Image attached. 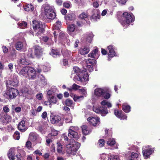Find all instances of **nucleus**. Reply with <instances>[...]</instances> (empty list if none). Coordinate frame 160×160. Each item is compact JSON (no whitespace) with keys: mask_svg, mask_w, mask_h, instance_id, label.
Here are the masks:
<instances>
[{"mask_svg":"<svg viewBox=\"0 0 160 160\" xmlns=\"http://www.w3.org/2000/svg\"><path fill=\"white\" fill-rule=\"evenodd\" d=\"M80 146V144L75 141H71L66 146V152L69 156L76 154L78 149Z\"/></svg>","mask_w":160,"mask_h":160,"instance_id":"1","label":"nucleus"},{"mask_svg":"<svg viewBox=\"0 0 160 160\" xmlns=\"http://www.w3.org/2000/svg\"><path fill=\"white\" fill-rule=\"evenodd\" d=\"M134 21L133 16L128 12H125L123 13L122 19L120 22L122 25L125 28H127L130 23Z\"/></svg>","mask_w":160,"mask_h":160,"instance_id":"2","label":"nucleus"},{"mask_svg":"<svg viewBox=\"0 0 160 160\" xmlns=\"http://www.w3.org/2000/svg\"><path fill=\"white\" fill-rule=\"evenodd\" d=\"M44 14L45 18L51 19H54L56 15L52 8L49 5L45 6Z\"/></svg>","mask_w":160,"mask_h":160,"instance_id":"3","label":"nucleus"},{"mask_svg":"<svg viewBox=\"0 0 160 160\" xmlns=\"http://www.w3.org/2000/svg\"><path fill=\"white\" fill-rule=\"evenodd\" d=\"M78 76H75L73 80L75 82L78 81L82 83H83V85H85L86 82L89 80V75L86 72H82L80 74H78Z\"/></svg>","mask_w":160,"mask_h":160,"instance_id":"4","label":"nucleus"},{"mask_svg":"<svg viewBox=\"0 0 160 160\" xmlns=\"http://www.w3.org/2000/svg\"><path fill=\"white\" fill-rule=\"evenodd\" d=\"M18 94V90L13 88H11L4 93V96L8 99L15 98Z\"/></svg>","mask_w":160,"mask_h":160,"instance_id":"5","label":"nucleus"},{"mask_svg":"<svg viewBox=\"0 0 160 160\" xmlns=\"http://www.w3.org/2000/svg\"><path fill=\"white\" fill-rule=\"evenodd\" d=\"M33 27L36 32H37L38 34L42 33L44 31V25L41 22L37 21H33Z\"/></svg>","mask_w":160,"mask_h":160,"instance_id":"6","label":"nucleus"},{"mask_svg":"<svg viewBox=\"0 0 160 160\" xmlns=\"http://www.w3.org/2000/svg\"><path fill=\"white\" fill-rule=\"evenodd\" d=\"M78 130V128L77 126H70L68 130V136L71 138H73L77 139L79 137L77 132Z\"/></svg>","mask_w":160,"mask_h":160,"instance_id":"7","label":"nucleus"},{"mask_svg":"<svg viewBox=\"0 0 160 160\" xmlns=\"http://www.w3.org/2000/svg\"><path fill=\"white\" fill-rule=\"evenodd\" d=\"M29 139L33 145L41 142L42 139L35 132H31L29 135Z\"/></svg>","mask_w":160,"mask_h":160,"instance_id":"8","label":"nucleus"},{"mask_svg":"<svg viewBox=\"0 0 160 160\" xmlns=\"http://www.w3.org/2000/svg\"><path fill=\"white\" fill-rule=\"evenodd\" d=\"M15 149L14 148H10L9 150L8 156L9 159L11 160H20L21 157L20 154L15 155Z\"/></svg>","mask_w":160,"mask_h":160,"instance_id":"9","label":"nucleus"},{"mask_svg":"<svg viewBox=\"0 0 160 160\" xmlns=\"http://www.w3.org/2000/svg\"><path fill=\"white\" fill-rule=\"evenodd\" d=\"M93 110L97 113L100 114L103 116H105L108 112L106 107H94Z\"/></svg>","mask_w":160,"mask_h":160,"instance_id":"10","label":"nucleus"},{"mask_svg":"<svg viewBox=\"0 0 160 160\" xmlns=\"http://www.w3.org/2000/svg\"><path fill=\"white\" fill-rule=\"evenodd\" d=\"M18 77L16 75L13 74L11 76L9 80L8 83L6 82V84H9L10 86H13L15 87L17 86L18 84V81L17 79Z\"/></svg>","mask_w":160,"mask_h":160,"instance_id":"11","label":"nucleus"},{"mask_svg":"<svg viewBox=\"0 0 160 160\" xmlns=\"http://www.w3.org/2000/svg\"><path fill=\"white\" fill-rule=\"evenodd\" d=\"M144 147L143 148L142 153L143 156L146 158H148L152 154L153 150L150 148L149 146Z\"/></svg>","mask_w":160,"mask_h":160,"instance_id":"12","label":"nucleus"},{"mask_svg":"<svg viewBox=\"0 0 160 160\" xmlns=\"http://www.w3.org/2000/svg\"><path fill=\"white\" fill-rule=\"evenodd\" d=\"M108 90L107 88H97L94 90L95 95L98 97L103 96L105 92Z\"/></svg>","mask_w":160,"mask_h":160,"instance_id":"13","label":"nucleus"},{"mask_svg":"<svg viewBox=\"0 0 160 160\" xmlns=\"http://www.w3.org/2000/svg\"><path fill=\"white\" fill-rule=\"evenodd\" d=\"M36 76V72L35 70L33 68L29 67L28 71L27 77L29 79L33 80Z\"/></svg>","mask_w":160,"mask_h":160,"instance_id":"14","label":"nucleus"},{"mask_svg":"<svg viewBox=\"0 0 160 160\" xmlns=\"http://www.w3.org/2000/svg\"><path fill=\"white\" fill-rule=\"evenodd\" d=\"M61 22L59 21H58L57 22H56L54 25V28L53 29L54 30H55V31L53 32V34L54 35V38H55L54 41L56 42V37H57V35L58 34H57V31H58V32H59V30H60V28H61Z\"/></svg>","mask_w":160,"mask_h":160,"instance_id":"15","label":"nucleus"},{"mask_svg":"<svg viewBox=\"0 0 160 160\" xmlns=\"http://www.w3.org/2000/svg\"><path fill=\"white\" fill-rule=\"evenodd\" d=\"M75 26V24H72L69 25L67 28L68 33L73 37L76 35Z\"/></svg>","mask_w":160,"mask_h":160,"instance_id":"16","label":"nucleus"},{"mask_svg":"<svg viewBox=\"0 0 160 160\" xmlns=\"http://www.w3.org/2000/svg\"><path fill=\"white\" fill-rule=\"evenodd\" d=\"M26 43L25 42H18L15 45L17 50H22L23 51L26 50Z\"/></svg>","mask_w":160,"mask_h":160,"instance_id":"17","label":"nucleus"},{"mask_svg":"<svg viewBox=\"0 0 160 160\" xmlns=\"http://www.w3.org/2000/svg\"><path fill=\"white\" fill-rule=\"evenodd\" d=\"M87 120L93 126H95L100 121V119L98 117H90L87 119Z\"/></svg>","mask_w":160,"mask_h":160,"instance_id":"18","label":"nucleus"},{"mask_svg":"<svg viewBox=\"0 0 160 160\" xmlns=\"http://www.w3.org/2000/svg\"><path fill=\"white\" fill-rule=\"evenodd\" d=\"M25 120H23L19 122L18 126V129L22 132H24L27 129V127L25 124Z\"/></svg>","mask_w":160,"mask_h":160,"instance_id":"19","label":"nucleus"},{"mask_svg":"<svg viewBox=\"0 0 160 160\" xmlns=\"http://www.w3.org/2000/svg\"><path fill=\"white\" fill-rule=\"evenodd\" d=\"M93 36V35L92 32H87L83 35L84 39L87 42L89 43L91 42Z\"/></svg>","mask_w":160,"mask_h":160,"instance_id":"20","label":"nucleus"},{"mask_svg":"<svg viewBox=\"0 0 160 160\" xmlns=\"http://www.w3.org/2000/svg\"><path fill=\"white\" fill-rule=\"evenodd\" d=\"M61 118L58 115H56L52 117L51 119V122L52 124H55L58 122L60 121V125L59 126H61L62 125V122L60 121Z\"/></svg>","mask_w":160,"mask_h":160,"instance_id":"21","label":"nucleus"},{"mask_svg":"<svg viewBox=\"0 0 160 160\" xmlns=\"http://www.w3.org/2000/svg\"><path fill=\"white\" fill-rule=\"evenodd\" d=\"M29 67L27 66L22 68L20 71L19 74L25 77H27L28 71Z\"/></svg>","mask_w":160,"mask_h":160,"instance_id":"22","label":"nucleus"},{"mask_svg":"<svg viewBox=\"0 0 160 160\" xmlns=\"http://www.w3.org/2000/svg\"><path fill=\"white\" fill-rule=\"evenodd\" d=\"M88 57L95 58H98L99 56L98 50L96 48L91 52L88 54Z\"/></svg>","mask_w":160,"mask_h":160,"instance_id":"23","label":"nucleus"},{"mask_svg":"<svg viewBox=\"0 0 160 160\" xmlns=\"http://www.w3.org/2000/svg\"><path fill=\"white\" fill-rule=\"evenodd\" d=\"M108 51V57L112 58L116 56V54L113 48V46L112 45L108 46L107 48Z\"/></svg>","mask_w":160,"mask_h":160,"instance_id":"24","label":"nucleus"},{"mask_svg":"<svg viewBox=\"0 0 160 160\" xmlns=\"http://www.w3.org/2000/svg\"><path fill=\"white\" fill-rule=\"evenodd\" d=\"M34 52L37 56H39L42 54V49L40 46H36L35 47Z\"/></svg>","mask_w":160,"mask_h":160,"instance_id":"25","label":"nucleus"},{"mask_svg":"<svg viewBox=\"0 0 160 160\" xmlns=\"http://www.w3.org/2000/svg\"><path fill=\"white\" fill-rule=\"evenodd\" d=\"M82 128V132L85 135H88L91 132V130L86 125H83Z\"/></svg>","mask_w":160,"mask_h":160,"instance_id":"26","label":"nucleus"},{"mask_svg":"<svg viewBox=\"0 0 160 160\" xmlns=\"http://www.w3.org/2000/svg\"><path fill=\"white\" fill-rule=\"evenodd\" d=\"M42 40L44 42H47V44L49 45H51L53 43L52 39L51 38H49L47 36H44L42 38Z\"/></svg>","mask_w":160,"mask_h":160,"instance_id":"27","label":"nucleus"},{"mask_svg":"<svg viewBox=\"0 0 160 160\" xmlns=\"http://www.w3.org/2000/svg\"><path fill=\"white\" fill-rule=\"evenodd\" d=\"M48 99L49 103V105H51L52 104H55L57 102V98L53 96L48 97Z\"/></svg>","mask_w":160,"mask_h":160,"instance_id":"28","label":"nucleus"},{"mask_svg":"<svg viewBox=\"0 0 160 160\" xmlns=\"http://www.w3.org/2000/svg\"><path fill=\"white\" fill-rule=\"evenodd\" d=\"M19 63L23 65H27L28 62L27 61V60L25 57V54H23L22 55L21 58L19 60Z\"/></svg>","mask_w":160,"mask_h":160,"instance_id":"29","label":"nucleus"},{"mask_svg":"<svg viewBox=\"0 0 160 160\" xmlns=\"http://www.w3.org/2000/svg\"><path fill=\"white\" fill-rule=\"evenodd\" d=\"M89 51V48H88L84 47L80 50V53L81 54L84 55L88 53Z\"/></svg>","mask_w":160,"mask_h":160,"instance_id":"30","label":"nucleus"},{"mask_svg":"<svg viewBox=\"0 0 160 160\" xmlns=\"http://www.w3.org/2000/svg\"><path fill=\"white\" fill-rule=\"evenodd\" d=\"M108 160H120L119 157L117 155L110 154L108 155Z\"/></svg>","mask_w":160,"mask_h":160,"instance_id":"31","label":"nucleus"},{"mask_svg":"<svg viewBox=\"0 0 160 160\" xmlns=\"http://www.w3.org/2000/svg\"><path fill=\"white\" fill-rule=\"evenodd\" d=\"M122 109L126 113H128L130 111V107L126 103H124L122 106Z\"/></svg>","mask_w":160,"mask_h":160,"instance_id":"32","label":"nucleus"},{"mask_svg":"<svg viewBox=\"0 0 160 160\" xmlns=\"http://www.w3.org/2000/svg\"><path fill=\"white\" fill-rule=\"evenodd\" d=\"M84 96H78L75 95L73 96V99L75 102H79L83 100Z\"/></svg>","mask_w":160,"mask_h":160,"instance_id":"33","label":"nucleus"},{"mask_svg":"<svg viewBox=\"0 0 160 160\" xmlns=\"http://www.w3.org/2000/svg\"><path fill=\"white\" fill-rule=\"evenodd\" d=\"M50 54L54 57H56L59 56L60 54V52L57 50L52 49L50 52Z\"/></svg>","mask_w":160,"mask_h":160,"instance_id":"34","label":"nucleus"},{"mask_svg":"<svg viewBox=\"0 0 160 160\" xmlns=\"http://www.w3.org/2000/svg\"><path fill=\"white\" fill-rule=\"evenodd\" d=\"M34 9V7L31 4H27L25 7L24 10L25 11H32Z\"/></svg>","mask_w":160,"mask_h":160,"instance_id":"35","label":"nucleus"},{"mask_svg":"<svg viewBox=\"0 0 160 160\" xmlns=\"http://www.w3.org/2000/svg\"><path fill=\"white\" fill-rule=\"evenodd\" d=\"M74 103L72 100L69 99H67L65 101V105L68 107H73L74 105Z\"/></svg>","mask_w":160,"mask_h":160,"instance_id":"36","label":"nucleus"},{"mask_svg":"<svg viewBox=\"0 0 160 160\" xmlns=\"http://www.w3.org/2000/svg\"><path fill=\"white\" fill-rule=\"evenodd\" d=\"M65 19L66 20L72 21L73 20L74 18V15L72 14H68L65 17Z\"/></svg>","mask_w":160,"mask_h":160,"instance_id":"37","label":"nucleus"},{"mask_svg":"<svg viewBox=\"0 0 160 160\" xmlns=\"http://www.w3.org/2000/svg\"><path fill=\"white\" fill-rule=\"evenodd\" d=\"M73 70L74 72L76 74L77 76H78V74H80L82 72H84L83 71H81L78 67L76 66L73 67Z\"/></svg>","mask_w":160,"mask_h":160,"instance_id":"38","label":"nucleus"},{"mask_svg":"<svg viewBox=\"0 0 160 160\" xmlns=\"http://www.w3.org/2000/svg\"><path fill=\"white\" fill-rule=\"evenodd\" d=\"M101 104L103 106L107 105L108 108H111L112 107V105L111 103L106 100L102 101L101 102Z\"/></svg>","mask_w":160,"mask_h":160,"instance_id":"39","label":"nucleus"},{"mask_svg":"<svg viewBox=\"0 0 160 160\" xmlns=\"http://www.w3.org/2000/svg\"><path fill=\"white\" fill-rule=\"evenodd\" d=\"M62 145L59 142L57 143V151L59 153H61L62 152Z\"/></svg>","mask_w":160,"mask_h":160,"instance_id":"40","label":"nucleus"},{"mask_svg":"<svg viewBox=\"0 0 160 160\" xmlns=\"http://www.w3.org/2000/svg\"><path fill=\"white\" fill-rule=\"evenodd\" d=\"M18 25L21 28H23L27 26V23L24 21H22L21 22H18Z\"/></svg>","mask_w":160,"mask_h":160,"instance_id":"41","label":"nucleus"},{"mask_svg":"<svg viewBox=\"0 0 160 160\" xmlns=\"http://www.w3.org/2000/svg\"><path fill=\"white\" fill-rule=\"evenodd\" d=\"M100 15L98 13H94L92 15V18L94 21H96L97 19L100 18Z\"/></svg>","mask_w":160,"mask_h":160,"instance_id":"42","label":"nucleus"},{"mask_svg":"<svg viewBox=\"0 0 160 160\" xmlns=\"http://www.w3.org/2000/svg\"><path fill=\"white\" fill-rule=\"evenodd\" d=\"M115 143V140L112 138H110L107 142V144L109 146H112L114 145Z\"/></svg>","mask_w":160,"mask_h":160,"instance_id":"43","label":"nucleus"},{"mask_svg":"<svg viewBox=\"0 0 160 160\" xmlns=\"http://www.w3.org/2000/svg\"><path fill=\"white\" fill-rule=\"evenodd\" d=\"M58 133V131L55 130L53 129H52L51 131V132L48 135V136H56Z\"/></svg>","mask_w":160,"mask_h":160,"instance_id":"44","label":"nucleus"},{"mask_svg":"<svg viewBox=\"0 0 160 160\" xmlns=\"http://www.w3.org/2000/svg\"><path fill=\"white\" fill-rule=\"evenodd\" d=\"M86 63V65H89V64L92 65L94 62H95V60L92 59H88L85 60Z\"/></svg>","mask_w":160,"mask_h":160,"instance_id":"45","label":"nucleus"},{"mask_svg":"<svg viewBox=\"0 0 160 160\" xmlns=\"http://www.w3.org/2000/svg\"><path fill=\"white\" fill-rule=\"evenodd\" d=\"M88 16V15L87 13L83 12L79 15V17L81 19H85L87 18Z\"/></svg>","mask_w":160,"mask_h":160,"instance_id":"46","label":"nucleus"},{"mask_svg":"<svg viewBox=\"0 0 160 160\" xmlns=\"http://www.w3.org/2000/svg\"><path fill=\"white\" fill-rule=\"evenodd\" d=\"M85 69L89 72L92 71L93 70L92 66L90 65H86Z\"/></svg>","mask_w":160,"mask_h":160,"instance_id":"47","label":"nucleus"},{"mask_svg":"<svg viewBox=\"0 0 160 160\" xmlns=\"http://www.w3.org/2000/svg\"><path fill=\"white\" fill-rule=\"evenodd\" d=\"M49 136L48 135L47 137H46L47 138L46 139V144L47 146H48L50 142H52L53 140L52 138H49L48 137Z\"/></svg>","mask_w":160,"mask_h":160,"instance_id":"48","label":"nucleus"},{"mask_svg":"<svg viewBox=\"0 0 160 160\" xmlns=\"http://www.w3.org/2000/svg\"><path fill=\"white\" fill-rule=\"evenodd\" d=\"M19 132H16L14 135L13 138L15 139L18 140L20 138Z\"/></svg>","mask_w":160,"mask_h":160,"instance_id":"49","label":"nucleus"},{"mask_svg":"<svg viewBox=\"0 0 160 160\" xmlns=\"http://www.w3.org/2000/svg\"><path fill=\"white\" fill-rule=\"evenodd\" d=\"M114 114L115 116L119 118L121 117L122 115L121 111H119L118 110H115L114 111Z\"/></svg>","mask_w":160,"mask_h":160,"instance_id":"50","label":"nucleus"},{"mask_svg":"<svg viewBox=\"0 0 160 160\" xmlns=\"http://www.w3.org/2000/svg\"><path fill=\"white\" fill-rule=\"evenodd\" d=\"M138 154L137 153H136L134 152H132L131 158H132L133 160H134L135 159L137 158L138 157Z\"/></svg>","mask_w":160,"mask_h":160,"instance_id":"51","label":"nucleus"},{"mask_svg":"<svg viewBox=\"0 0 160 160\" xmlns=\"http://www.w3.org/2000/svg\"><path fill=\"white\" fill-rule=\"evenodd\" d=\"M59 38L61 39H62V41L63 40L66 38V37L65 36V33L61 31L60 32Z\"/></svg>","mask_w":160,"mask_h":160,"instance_id":"52","label":"nucleus"},{"mask_svg":"<svg viewBox=\"0 0 160 160\" xmlns=\"http://www.w3.org/2000/svg\"><path fill=\"white\" fill-rule=\"evenodd\" d=\"M48 97H51L55 94L54 91L53 90H49L47 92Z\"/></svg>","mask_w":160,"mask_h":160,"instance_id":"53","label":"nucleus"},{"mask_svg":"<svg viewBox=\"0 0 160 160\" xmlns=\"http://www.w3.org/2000/svg\"><path fill=\"white\" fill-rule=\"evenodd\" d=\"M5 123L6 122H9L11 120V117L7 114L5 115Z\"/></svg>","mask_w":160,"mask_h":160,"instance_id":"54","label":"nucleus"},{"mask_svg":"<svg viewBox=\"0 0 160 160\" xmlns=\"http://www.w3.org/2000/svg\"><path fill=\"white\" fill-rule=\"evenodd\" d=\"M98 144L99 147H102L104 145V140L103 139H101L99 141Z\"/></svg>","mask_w":160,"mask_h":160,"instance_id":"55","label":"nucleus"},{"mask_svg":"<svg viewBox=\"0 0 160 160\" xmlns=\"http://www.w3.org/2000/svg\"><path fill=\"white\" fill-rule=\"evenodd\" d=\"M26 147L28 149H30L32 147V143L29 141H27L26 143Z\"/></svg>","mask_w":160,"mask_h":160,"instance_id":"56","label":"nucleus"},{"mask_svg":"<svg viewBox=\"0 0 160 160\" xmlns=\"http://www.w3.org/2000/svg\"><path fill=\"white\" fill-rule=\"evenodd\" d=\"M5 115L3 116V114H0V122L2 123H5Z\"/></svg>","mask_w":160,"mask_h":160,"instance_id":"57","label":"nucleus"},{"mask_svg":"<svg viewBox=\"0 0 160 160\" xmlns=\"http://www.w3.org/2000/svg\"><path fill=\"white\" fill-rule=\"evenodd\" d=\"M72 90H76L80 88V86L76 84H73L72 86Z\"/></svg>","mask_w":160,"mask_h":160,"instance_id":"58","label":"nucleus"},{"mask_svg":"<svg viewBox=\"0 0 160 160\" xmlns=\"http://www.w3.org/2000/svg\"><path fill=\"white\" fill-rule=\"evenodd\" d=\"M79 90L84 95V96L86 97L87 95V92H86V89L84 88H82L79 89Z\"/></svg>","mask_w":160,"mask_h":160,"instance_id":"59","label":"nucleus"},{"mask_svg":"<svg viewBox=\"0 0 160 160\" xmlns=\"http://www.w3.org/2000/svg\"><path fill=\"white\" fill-rule=\"evenodd\" d=\"M107 89L108 90L106 92H105L106 94L105 96H104V98L105 99H108L110 97V94L108 92H109V89L108 88H107Z\"/></svg>","mask_w":160,"mask_h":160,"instance_id":"60","label":"nucleus"},{"mask_svg":"<svg viewBox=\"0 0 160 160\" xmlns=\"http://www.w3.org/2000/svg\"><path fill=\"white\" fill-rule=\"evenodd\" d=\"M43 97L42 94V93H39L36 95V98L39 100H41Z\"/></svg>","mask_w":160,"mask_h":160,"instance_id":"61","label":"nucleus"},{"mask_svg":"<svg viewBox=\"0 0 160 160\" xmlns=\"http://www.w3.org/2000/svg\"><path fill=\"white\" fill-rule=\"evenodd\" d=\"M116 1L120 4L123 5L126 3L127 0H116Z\"/></svg>","mask_w":160,"mask_h":160,"instance_id":"62","label":"nucleus"},{"mask_svg":"<svg viewBox=\"0 0 160 160\" xmlns=\"http://www.w3.org/2000/svg\"><path fill=\"white\" fill-rule=\"evenodd\" d=\"M64 44L67 43V45H69L70 43V40L66 38L62 41Z\"/></svg>","mask_w":160,"mask_h":160,"instance_id":"63","label":"nucleus"},{"mask_svg":"<svg viewBox=\"0 0 160 160\" xmlns=\"http://www.w3.org/2000/svg\"><path fill=\"white\" fill-rule=\"evenodd\" d=\"M3 110L5 112H8L10 110L9 108L7 106H4L3 107Z\"/></svg>","mask_w":160,"mask_h":160,"instance_id":"64","label":"nucleus"}]
</instances>
